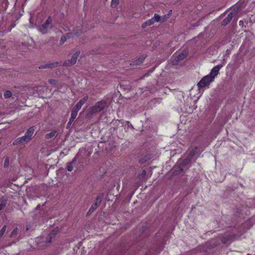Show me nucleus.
Wrapping results in <instances>:
<instances>
[{
  "instance_id": "nucleus-1",
  "label": "nucleus",
  "mask_w": 255,
  "mask_h": 255,
  "mask_svg": "<svg viewBox=\"0 0 255 255\" xmlns=\"http://www.w3.org/2000/svg\"><path fill=\"white\" fill-rule=\"evenodd\" d=\"M107 102L104 101H101L98 102L95 105L90 107L88 110L87 114L85 116L86 118L91 117L93 114L99 113L103 110L107 106Z\"/></svg>"
},
{
  "instance_id": "nucleus-2",
  "label": "nucleus",
  "mask_w": 255,
  "mask_h": 255,
  "mask_svg": "<svg viewBox=\"0 0 255 255\" xmlns=\"http://www.w3.org/2000/svg\"><path fill=\"white\" fill-rule=\"evenodd\" d=\"M213 78L209 77L208 75L204 76L201 80L197 83V86L199 90H202L206 87H209L210 84L213 82Z\"/></svg>"
},
{
  "instance_id": "nucleus-3",
  "label": "nucleus",
  "mask_w": 255,
  "mask_h": 255,
  "mask_svg": "<svg viewBox=\"0 0 255 255\" xmlns=\"http://www.w3.org/2000/svg\"><path fill=\"white\" fill-rule=\"evenodd\" d=\"M239 9L238 8H234L228 15L227 17H226L222 22V25L225 26L227 25L232 20L233 17L236 16L238 13Z\"/></svg>"
},
{
  "instance_id": "nucleus-4",
  "label": "nucleus",
  "mask_w": 255,
  "mask_h": 255,
  "mask_svg": "<svg viewBox=\"0 0 255 255\" xmlns=\"http://www.w3.org/2000/svg\"><path fill=\"white\" fill-rule=\"evenodd\" d=\"M80 54L79 51L76 52L74 53L70 60H66L63 63V65L64 66H71L76 63L77 58Z\"/></svg>"
},
{
  "instance_id": "nucleus-5",
  "label": "nucleus",
  "mask_w": 255,
  "mask_h": 255,
  "mask_svg": "<svg viewBox=\"0 0 255 255\" xmlns=\"http://www.w3.org/2000/svg\"><path fill=\"white\" fill-rule=\"evenodd\" d=\"M52 22V19L51 17H48L46 22L40 26L38 28L40 32L42 34H45L48 32V29Z\"/></svg>"
},
{
  "instance_id": "nucleus-6",
  "label": "nucleus",
  "mask_w": 255,
  "mask_h": 255,
  "mask_svg": "<svg viewBox=\"0 0 255 255\" xmlns=\"http://www.w3.org/2000/svg\"><path fill=\"white\" fill-rule=\"evenodd\" d=\"M223 67L222 65H218L215 66L211 71L209 74L207 75L209 77L213 78L214 80L215 78L219 74L220 69Z\"/></svg>"
},
{
  "instance_id": "nucleus-7",
  "label": "nucleus",
  "mask_w": 255,
  "mask_h": 255,
  "mask_svg": "<svg viewBox=\"0 0 255 255\" xmlns=\"http://www.w3.org/2000/svg\"><path fill=\"white\" fill-rule=\"evenodd\" d=\"M57 233V231L54 230H52L48 235L47 238L45 241V246H47L55 238V236Z\"/></svg>"
},
{
  "instance_id": "nucleus-8",
  "label": "nucleus",
  "mask_w": 255,
  "mask_h": 255,
  "mask_svg": "<svg viewBox=\"0 0 255 255\" xmlns=\"http://www.w3.org/2000/svg\"><path fill=\"white\" fill-rule=\"evenodd\" d=\"M190 163V160L188 159L184 160L180 165L178 167L179 170L180 172L184 170V169L188 168L190 166L188 164Z\"/></svg>"
},
{
  "instance_id": "nucleus-9",
  "label": "nucleus",
  "mask_w": 255,
  "mask_h": 255,
  "mask_svg": "<svg viewBox=\"0 0 255 255\" xmlns=\"http://www.w3.org/2000/svg\"><path fill=\"white\" fill-rule=\"evenodd\" d=\"M88 99V97L87 96H85L83 99L79 101L74 108L79 111L82 106L87 101Z\"/></svg>"
},
{
  "instance_id": "nucleus-10",
  "label": "nucleus",
  "mask_w": 255,
  "mask_h": 255,
  "mask_svg": "<svg viewBox=\"0 0 255 255\" xmlns=\"http://www.w3.org/2000/svg\"><path fill=\"white\" fill-rule=\"evenodd\" d=\"M62 65V62H54L53 63L47 64L41 66L39 67V68H52L54 67H57L58 66H60Z\"/></svg>"
},
{
  "instance_id": "nucleus-11",
  "label": "nucleus",
  "mask_w": 255,
  "mask_h": 255,
  "mask_svg": "<svg viewBox=\"0 0 255 255\" xmlns=\"http://www.w3.org/2000/svg\"><path fill=\"white\" fill-rule=\"evenodd\" d=\"M35 129L33 127H31L27 130L25 133V135L27 137L29 138L30 140L31 139L32 136L34 133Z\"/></svg>"
},
{
  "instance_id": "nucleus-12",
  "label": "nucleus",
  "mask_w": 255,
  "mask_h": 255,
  "mask_svg": "<svg viewBox=\"0 0 255 255\" xmlns=\"http://www.w3.org/2000/svg\"><path fill=\"white\" fill-rule=\"evenodd\" d=\"M78 111L79 110L75 109L74 108H73L71 111V117L69 119V123H72L73 121L76 119Z\"/></svg>"
},
{
  "instance_id": "nucleus-13",
  "label": "nucleus",
  "mask_w": 255,
  "mask_h": 255,
  "mask_svg": "<svg viewBox=\"0 0 255 255\" xmlns=\"http://www.w3.org/2000/svg\"><path fill=\"white\" fill-rule=\"evenodd\" d=\"M188 52L185 51L181 53H180L178 56H177L175 58V60L177 62H179L183 59H184L187 55Z\"/></svg>"
},
{
  "instance_id": "nucleus-14",
  "label": "nucleus",
  "mask_w": 255,
  "mask_h": 255,
  "mask_svg": "<svg viewBox=\"0 0 255 255\" xmlns=\"http://www.w3.org/2000/svg\"><path fill=\"white\" fill-rule=\"evenodd\" d=\"M7 199L2 197L0 199V211L4 209L7 204Z\"/></svg>"
},
{
  "instance_id": "nucleus-15",
  "label": "nucleus",
  "mask_w": 255,
  "mask_h": 255,
  "mask_svg": "<svg viewBox=\"0 0 255 255\" xmlns=\"http://www.w3.org/2000/svg\"><path fill=\"white\" fill-rule=\"evenodd\" d=\"M75 160H76V157H74L71 162H68L67 163V169L69 171H71L73 170Z\"/></svg>"
},
{
  "instance_id": "nucleus-16",
  "label": "nucleus",
  "mask_w": 255,
  "mask_h": 255,
  "mask_svg": "<svg viewBox=\"0 0 255 255\" xmlns=\"http://www.w3.org/2000/svg\"><path fill=\"white\" fill-rule=\"evenodd\" d=\"M154 23H155V21L153 20V19L151 18V19L146 21L145 22H144L142 24V27L145 28L146 26H150V25L154 24Z\"/></svg>"
},
{
  "instance_id": "nucleus-17",
  "label": "nucleus",
  "mask_w": 255,
  "mask_h": 255,
  "mask_svg": "<svg viewBox=\"0 0 255 255\" xmlns=\"http://www.w3.org/2000/svg\"><path fill=\"white\" fill-rule=\"evenodd\" d=\"M152 18L153 19V20L155 21V22H160L161 20V16L156 13L154 14V16Z\"/></svg>"
},
{
  "instance_id": "nucleus-18",
  "label": "nucleus",
  "mask_w": 255,
  "mask_h": 255,
  "mask_svg": "<svg viewBox=\"0 0 255 255\" xmlns=\"http://www.w3.org/2000/svg\"><path fill=\"white\" fill-rule=\"evenodd\" d=\"M20 138L22 143H26L30 140V139L29 138L27 137V136L25 135L21 137H20Z\"/></svg>"
},
{
  "instance_id": "nucleus-19",
  "label": "nucleus",
  "mask_w": 255,
  "mask_h": 255,
  "mask_svg": "<svg viewBox=\"0 0 255 255\" xmlns=\"http://www.w3.org/2000/svg\"><path fill=\"white\" fill-rule=\"evenodd\" d=\"M56 134V131H52L49 133L48 134H47L46 135V138L47 139L50 138L51 137H53V136H55Z\"/></svg>"
},
{
  "instance_id": "nucleus-20",
  "label": "nucleus",
  "mask_w": 255,
  "mask_h": 255,
  "mask_svg": "<svg viewBox=\"0 0 255 255\" xmlns=\"http://www.w3.org/2000/svg\"><path fill=\"white\" fill-rule=\"evenodd\" d=\"M143 58H139L137 60H135L134 61H133L132 62V64L134 65H139V64H140L141 63H142L143 62Z\"/></svg>"
},
{
  "instance_id": "nucleus-21",
  "label": "nucleus",
  "mask_w": 255,
  "mask_h": 255,
  "mask_svg": "<svg viewBox=\"0 0 255 255\" xmlns=\"http://www.w3.org/2000/svg\"><path fill=\"white\" fill-rule=\"evenodd\" d=\"M12 96V93L10 91H6L4 93V97L5 98H10Z\"/></svg>"
},
{
  "instance_id": "nucleus-22",
  "label": "nucleus",
  "mask_w": 255,
  "mask_h": 255,
  "mask_svg": "<svg viewBox=\"0 0 255 255\" xmlns=\"http://www.w3.org/2000/svg\"><path fill=\"white\" fill-rule=\"evenodd\" d=\"M119 3V0H112L111 6L112 7H116Z\"/></svg>"
},
{
  "instance_id": "nucleus-23",
  "label": "nucleus",
  "mask_w": 255,
  "mask_h": 255,
  "mask_svg": "<svg viewBox=\"0 0 255 255\" xmlns=\"http://www.w3.org/2000/svg\"><path fill=\"white\" fill-rule=\"evenodd\" d=\"M103 197V195H102V194L98 195L96 198V202H98L99 203L101 204V202L102 200Z\"/></svg>"
},
{
  "instance_id": "nucleus-24",
  "label": "nucleus",
  "mask_w": 255,
  "mask_h": 255,
  "mask_svg": "<svg viewBox=\"0 0 255 255\" xmlns=\"http://www.w3.org/2000/svg\"><path fill=\"white\" fill-rule=\"evenodd\" d=\"M6 227L5 226H4L2 227V228L0 231V239L3 235L4 233H5V232L6 231Z\"/></svg>"
},
{
  "instance_id": "nucleus-25",
  "label": "nucleus",
  "mask_w": 255,
  "mask_h": 255,
  "mask_svg": "<svg viewBox=\"0 0 255 255\" xmlns=\"http://www.w3.org/2000/svg\"><path fill=\"white\" fill-rule=\"evenodd\" d=\"M9 165V158L8 157H5L4 162V167H6Z\"/></svg>"
},
{
  "instance_id": "nucleus-26",
  "label": "nucleus",
  "mask_w": 255,
  "mask_h": 255,
  "mask_svg": "<svg viewBox=\"0 0 255 255\" xmlns=\"http://www.w3.org/2000/svg\"><path fill=\"white\" fill-rule=\"evenodd\" d=\"M19 143H22L20 137H19V138H17L16 139H15V140H14V141L13 142V145H17Z\"/></svg>"
},
{
  "instance_id": "nucleus-27",
  "label": "nucleus",
  "mask_w": 255,
  "mask_h": 255,
  "mask_svg": "<svg viewBox=\"0 0 255 255\" xmlns=\"http://www.w3.org/2000/svg\"><path fill=\"white\" fill-rule=\"evenodd\" d=\"M17 232V228H16L14 229L13 230V231H12L11 235H10V237H14L16 235Z\"/></svg>"
},
{
  "instance_id": "nucleus-28",
  "label": "nucleus",
  "mask_w": 255,
  "mask_h": 255,
  "mask_svg": "<svg viewBox=\"0 0 255 255\" xmlns=\"http://www.w3.org/2000/svg\"><path fill=\"white\" fill-rule=\"evenodd\" d=\"M169 18V16H167L166 15H164L163 16L161 17V22H163L167 20V19Z\"/></svg>"
},
{
  "instance_id": "nucleus-29",
  "label": "nucleus",
  "mask_w": 255,
  "mask_h": 255,
  "mask_svg": "<svg viewBox=\"0 0 255 255\" xmlns=\"http://www.w3.org/2000/svg\"><path fill=\"white\" fill-rule=\"evenodd\" d=\"M100 205V203L98 202L95 201V203L91 206L92 207V208H95L96 209L99 207V206Z\"/></svg>"
},
{
  "instance_id": "nucleus-30",
  "label": "nucleus",
  "mask_w": 255,
  "mask_h": 255,
  "mask_svg": "<svg viewBox=\"0 0 255 255\" xmlns=\"http://www.w3.org/2000/svg\"><path fill=\"white\" fill-rule=\"evenodd\" d=\"M65 41H66L65 37L64 36L61 37L60 41V44H63Z\"/></svg>"
},
{
  "instance_id": "nucleus-31",
  "label": "nucleus",
  "mask_w": 255,
  "mask_h": 255,
  "mask_svg": "<svg viewBox=\"0 0 255 255\" xmlns=\"http://www.w3.org/2000/svg\"><path fill=\"white\" fill-rule=\"evenodd\" d=\"M49 82L51 84V85H55L56 83V80H54V79H50L49 80Z\"/></svg>"
},
{
  "instance_id": "nucleus-32",
  "label": "nucleus",
  "mask_w": 255,
  "mask_h": 255,
  "mask_svg": "<svg viewBox=\"0 0 255 255\" xmlns=\"http://www.w3.org/2000/svg\"><path fill=\"white\" fill-rule=\"evenodd\" d=\"M96 210L95 208H92V207L91 206L90 209L89 210L88 213H92L93 212H94Z\"/></svg>"
},
{
  "instance_id": "nucleus-33",
  "label": "nucleus",
  "mask_w": 255,
  "mask_h": 255,
  "mask_svg": "<svg viewBox=\"0 0 255 255\" xmlns=\"http://www.w3.org/2000/svg\"><path fill=\"white\" fill-rule=\"evenodd\" d=\"M96 210L95 208H92V207L91 206L90 209L89 210L88 213H92L93 212H94Z\"/></svg>"
},
{
  "instance_id": "nucleus-34",
  "label": "nucleus",
  "mask_w": 255,
  "mask_h": 255,
  "mask_svg": "<svg viewBox=\"0 0 255 255\" xmlns=\"http://www.w3.org/2000/svg\"><path fill=\"white\" fill-rule=\"evenodd\" d=\"M146 174V171L145 170H142L141 175L144 176Z\"/></svg>"
},
{
  "instance_id": "nucleus-35",
  "label": "nucleus",
  "mask_w": 255,
  "mask_h": 255,
  "mask_svg": "<svg viewBox=\"0 0 255 255\" xmlns=\"http://www.w3.org/2000/svg\"><path fill=\"white\" fill-rule=\"evenodd\" d=\"M243 22H243V20H240V21H239V25H242L243 24Z\"/></svg>"
},
{
  "instance_id": "nucleus-36",
  "label": "nucleus",
  "mask_w": 255,
  "mask_h": 255,
  "mask_svg": "<svg viewBox=\"0 0 255 255\" xmlns=\"http://www.w3.org/2000/svg\"><path fill=\"white\" fill-rule=\"evenodd\" d=\"M72 123H69V122L68 123V125H70Z\"/></svg>"
},
{
  "instance_id": "nucleus-37",
  "label": "nucleus",
  "mask_w": 255,
  "mask_h": 255,
  "mask_svg": "<svg viewBox=\"0 0 255 255\" xmlns=\"http://www.w3.org/2000/svg\"><path fill=\"white\" fill-rule=\"evenodd\" d=\"M72 123H69V122L68 123V125H70Z\"/></svg>"
}]
</instances>
